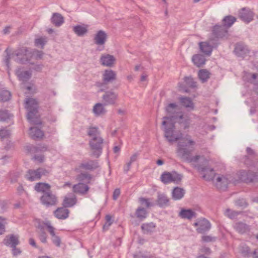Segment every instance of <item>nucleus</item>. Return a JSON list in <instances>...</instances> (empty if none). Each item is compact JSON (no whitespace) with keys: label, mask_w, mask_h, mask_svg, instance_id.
<instances>
[{"label":"nucleus","mask_w":258,"mask_h":258,"mask_svg":"<svg viewBox=\"0 0 258 258\" xmlns=\"http://www.w3.org/2000/svg\"><path fill=\"white\" fill-rule=\"evenodd\" d=\"M185 194V190L181 187H176L172 191V197L174 200H179L182 199Z\"/></svg>","instance_id":"obj_27"},{"label":"nucleus","mask_w":258,"mask_h":258,"mask_svg":"<svg viewBox=\"0 0 258 258\" xmlns=\"http://www.w3.org/2000/svg\"><path fill=\"white\" fill-rule=\"evenodd\" d=\"M147 214V212L146 209L141 207L138 208L136 212V216L140 219L146 218Z\"/></svg>","instance_id":"obj_43"},{"label":"nucleus","mask_w":258,"mask_h":258,"mask_svg":"<svg viewBox=\"0 0 258 258\" xmlns=\"http://www.w3.org/2000/svg\"><path fill=\"white\" fill-rule=\"evenodd\" d=\"M180 102L181 105L188 110H193L195 108V105L191 99L187 97H181L179 98Z\"/></svg>","instance_id":"obj_24"},{"label":"nucleus","mask_w":258,"mask_h":258,"mask_svg":"<svg viewBox=\"0 0 258 258\" xmlns=\"http://www.w3.org/2000/svg\"><path fill=\"white\" fill-rule=\"evenodd\" d=\"M5 52L6 53L7 55L5 57L4 61H5L7 66L9 68V61H10V59L11 51L9 49V48H7L5 50Z\"/></svg>","instance_id":"obj_55"},{"label":"nucleus","mask_w":258,"mask_h":258,"mask_svg":"<svg viewBox=\"0 0 258 258\" xmlns=\"http://www.w3.org/2000/svg\"><path fill=\"white\" fill-rule=\"evenodd\" d=\"M184 81L186 84L189 87L195 88L196 87V82L194 81V79L190 77H185Z\"/></svg>","instance_id":"obj_49"},{"label":"nucleus","mask_w":258,"mask_h":258,"mask_svg":"<svg viewBox=\"0 0 258 258\" xmlns=\"http://www.w3.org/2000/svg\"><path fill=\"white\" fill-rule=\"evenodd\" d=\"M11 132L6 128L0 129V138L2 139H6L10 137Z\"/></svg>","instance_id":"obj_47"},{"label":"nucleus","mask_w":258,"mask_h":258,"mask_svg":"<svg viewBox=\"0 0 258 258\" xmlns=\"http://www.w3.org/2000/svg\"><path fill=\"white\" fill-rule=\"evenodd\" d=\"M255 174H254L253 172H249L247 174V177L246 178H245L244 179V182H250L253 181L255 179Z\"/></svg>","instance_id":"obj_54"},{"label":"nucleus","mask_w":258,"mask_h":258,"mask_svg":"<svg viewBox=\"0 0 258 258\" xmlns=\"http://www.w3.org/2000/svg\"><path fill=\"white\" fill-rule=\"evenodd\" d=\"M196 213L190 209H182L179 214L181 218L187 219L196 217Z\"/></svg>","instance_id":"obj_28"},{"label":"nucleus","mask_w":258,"mask_h":258,"mask_svg":"<svg viewBox=\"0 0 258 258\" xmlns=\"http://www.w3.org/2000/svg\"><path fill=\"white\" fill-rule=\"evenodd\" d=\"M29 135L33 139H41L44 136L43 131L37 127H31Z\"/></svg>","instance_id":"obj_26"},{"label":"nucleus","mask_w":258,"mask_h":258,"mask_svg":"<svg viewBox=\"0 0 258 258\" xmlns=\"http://www.w3.org/2000/svg\"><path fill=\"white\" fill-rule=\"evenodd\" d=\"M253 252L250 251V248L246 246H243V257L252 256Z\"/></svg>","instance_id":"obj_50"},{"label":"nucleus","mask_w":258,"mask_h":258,"mask_svg":"<svg viewBox=\"0 0 258 258\" xmlns=\"http://www.w3.org/2000/svg\"><path fill=\"white\" fill-rule=\"evenodd\" d=\"M224 215L232 220H236L241 215V211H236L230 209H227L224 212Z\"/></svg>","instance_id":"obj_32"},{"label":"nucleus","mask_w":258,"mask_h":258,"mask_svg":"<svg viewBox=\"0 0 258 258\" xmlns=\"http://www.w3.org/2000/svg\"><path fill=\"white\" fill-rule=\"evenodd\" d=\"M115 61V57L108 54H103L100 58L101 63L104 66L111 67L113 66Z\"/></svg>","instance_id":"obj_19"},{"label":"nucleus","mask_w":258,"mask_h":258,"mask_svg":"<svg viewBox=\"0 0 258 258\" xmlns=\"http://www.w3.org/2000/svg\"><path fill=\"white\" fill-rule=\"evenodd\" d=\"M182 175L174 171L172 172H164L161 176V180L165 184L170 182L178 183L182 179Z\"/></svg>","instance_id":"obj_7"},{"label":"nucleus","mask_w":258,"mask_h":258,"mask_svg":"<svg viewBox=\"0 0 258 258\" xmlns=\"http://www.w3.org/2000/svg\"><path fill=\"white\" fill-rule=\"evenodd\" d=\"M40 200L41 203L47 206L54 205L57 202L56 197L50 191L44 193Z\"/></svg>","instance_id":"obj_13"},{"label":"nucleus","mask_w":258,"mask_h":258,"mask_svg":"<svg viewBox=\"0 0 258 258\" xmlns=\"http://www.w3.org/2000/svg\"><path fill=\"white\" fill-rule=\"evenodd\" d=\"M38 228L40 229L39 231H38V238L40 240L42 243H46L47 242V234L46 232L44 230V228L43 226H39Z\"/></svg>","instance_id":"obj_41"},{"label":"nucleus","mask_w":258,"mask_h":258,"mask_svg":"<svg viewBox=\"0 0 258 258\" xmlns=\"http://www.w3.org/2000/svg\"><path fill=\"white\" fill-rule=\"evenodd\" d=\"M9 114L7 110L0 111V121H5L9 118Z\"/></svg>","instance_id":"obj_51"},{"label":"nucleus","mask_w":258,"mask_h":258,"mask_svg":"<svg viewBox=\"0 0 258 258\" xmlns=\"http://www.w3.org/2000/svg\"><path fill=\"white\" fill-rule=\"evenodd\" d=\"M74 32L79 36L84 35L88 31L87 27L82 25H77L73 27Z\"/></svg>","instance_id":"obj_39"},{"label":"nucleus","mask_w":258,"mask_h":258,"mask_svg":"<svg viewBox=\"0 0 258 258\" xmlns=\"http://www.w3.org/2000/svg\"><path fill=\"white\" fill-rule=\"evenodd\" d=\"M70 211L66 208L61 207L57 208L54 214L55 217L59 219H66L69 217Z\"/></svg>","instance_id":"obj_23"},{"label":"nucleus","mask_w":258,"mask_h":258,"mask_svg":"<svg viewBox=\"0 0 258 258\" xmlns=\"http://www.w3.org/2000/svg\"><path fill=\"white\" fill-rule=\"evenodd\" d=\"M214 39L211 38L209 42H201L199 43V47L201 51L207 55H210L214 47L218 46V43H214Z\"/></svg>","instance_id":"obj_8"},{"label":"nucleus","mask_w":258,"mask_h":258,"mask_svg":"<svg viewBox=\"0 0 258 258\" xmlns=\"http://www.w3.org/2000/svg\"><path fill=\"white\" fill-rule=\"evenodd\" d=\"M33 159L39 163H42L44 161V156L43 155H35L34 156Z\"/></svg>","instance_id":"obj_64"},{"label":"nucleus","mask_w":258,"mask_h":258,"mask_svg":"<svg viewBox=\"0 0 258 258\" xmlns=\"http://www.w3.org/2000/svg\"><path fill=\"white\" fill-rule=\"evenodd\" d=\"M118 94L113 91H107L102 96L104 105H114L117 100Z\"/></svg>","instance_id":"obj_10"},{"label":"nucleus","mask_w":258,"mask_h":258,"mask_svg":"<svg viewBox=\"0 0 258 258\" xmlns=\"http://www.w3.org/2000/svg\"><path fill=\"white\" fill-rule=\"evenodd\" d=\"M34 188L37 191L44 194L50 191V186L48 183L39 182L36 184Z\"/></svg>","instance_id":"obj_36"},{"label":"nucleus","mask_w":258,"mask_h":258,"mask_svg":"<svg viewBox=\"0 0 258 258\" xmlns=\"http://www.w3.org/2000/svg\"><path fill=\"white\" fill-rule=\"evenodd\" d=\"M139 201L141 204L145 205L146 207L149 208L150 207V203L149 202L148 200L144 198H140Z\"/></svg>","instance_id":"obj_58"},{"label":"nucleus","mask_w":258,"mask_h":258,"mask_svg":"<svg viewBox=\"0 0 258 258\" xmlns=\"http://www.w3.org/2000/svg\"><path fill=\"white\" fill-rule=\"evenodd\" d=\"M157 203L160 207L164 208L169 205V199L165 194L158 193Z\"/></svg>","instance_id":"obj_21"},{"label":"nucleus","mask_w":258,"mask_h":258,"mask_svg":"<svg viewBox=\"0 0 258 258\" xmlns=\"http://www.w3.org/2000/svg\"><path fill=\"white\" fill-rule=\"evenodd\" d=\"M77 201L76 196L71 193L64 197L62 205L64 208L72 207L76 205Z\"/></svg>","instance_id":"obj_16"},{"label":"nucleus","mask_w":258,"mask_h":258,"mask_svg":"<svg viewBox=\"0 0 258 258\" xmlns=\"http://www.w3.org/2000/svg\"><path fill=\"white\" fill-rule=\"evenodd\" d=\"M234 52L238 56H240L242 54V46L240 44H236Z\"/></svg>","instance_id":"obj_56"},{"label":"nucleus","mask_w":258,"mask_h":258,"mask_svg":"<svg viewBox=\"0 0 258 258\" xmlns=\"http://www.w3.org/2000/svg\"><path fill=\"white\" fill-rule=\"evenodd\" d=\"M45 225L47 227L48 231L51 236V240L53 244L56 246L59 247L61 243L60 238L55 234V228L51 225L50 222L47 221L45 223Z\"/></svg>","instance_id":"obj_14"},{"label":"nucleus","mask_w":258,"mask_h":258,"mask_svg":"<svg viewBox=\"0 0 258 258\" xmlns=\"http://www.w3.org/2000/svg\"><path fill=\"white\" fill-rule=\"evenodd\" d=\"M103 139L102 138H91L89 145L92 151V155L98 158L102 153Z\"/></svg>","instance_id":"obj_6"},{"label":"nucleus","mask_w":258,"mask_h":258,"mask_svg":"<svg viewBox=\"0 0 258 258\" xmlns=\"http://www.w3.org/2000/svg\"><path fill=\"white\" fill-rule=\"evenodd\" d=\"M155 224L152 222L150 223L143 224L141 228L144 233L152 232L155 228Z\"/></svg>","instance_id":"obj_42"},{"label":"nucleus","mask_w":258,"mask_h":258,"mask_svg":"<svg viewBox=\"0 0 258 258\" xmlns=\"http://www.w3.org/2000/svg\"><path fill=\"white\" fill-rule=\"evenodd\" d=\"M91 179V176L90 174L87 173H82L77 176V180L79 182H84L86 184L90 183Z\"/></svg>","instance_id":"obj_38"},{"label":"nucleus","mask_w":258,"mask_h":258,"mask_svg":"<svg viewBox=\"0 0 258 258\" xmlns=\"http://www.w3.org/2000/svg\"><path fill=\"white\" fill-rule=\"evenodd\" d=\"M202 238L203 241L207 242L214 241L216 239L215 237H213L210 235L203 236Z\"/></svg>","instance_id":"obj_57"},{"label":"nucleus","mask_w":258,"mask_h":258,"mask_svg":"<svg viewBox=\"0 0 258 258\" xmlns=\"http://www.w3.org/2000/svg\"><path fill=\"white\" fill-rule=\"evenodd\" d=\"M3 243L5 245L11 247H15L20 243L19 236L14 234L7 235L4 239Z\"/></svg>","instance_id":"obj_15"},{"label":"nucleus","mask_w":258,"mask_h":258,"mask_svg":"<svg viewBox=\"0 0 258 258\" xmlns=\"http://www.w3.org/2000/svg\"><path fill=\"white\" fill-rule=\"evenodd\" d=\"M120 194V191L119 188H116L113 193V199L116 200Z\"/></svg>","instance_id":"obj_60"},{"label":"nucleus","mask_w":258,"mask_h":258,"mask_svg":"<svg viewBox=\"0 0 258 258\" xmlns=\"http://www.w3.org/2000/svg\"><path fill=\"white\" fill-rule=\"evenodd\" d=\"M106 222L103 226V229L105 230H107L109 227L112 224L111 222V217L110 215H107L105 217Z\"/></svg>","instance_id":"obj_53"},{"label":"nucleus","mask_w":258,"mask_h":258,"mask_svg":"<svg viewBox=\"0 0 258 258\" xmlns=\"http://www.w3.org/2000/svg\"><path fill=\"white\" fill-rule=\"evenodd\" d=\"M236 21V19L235 17L231 15H228L225 16L223 19L222 25L228 30V29L232 26Z\"/></svg>","instance_id":"obj_31"},{"label":"nucleus","mask_w":258,"mask_h":258,"mask_svg":"<svg viewBox=\"0 0 258 258\" xmlns=\"http://www.w3.org/2000/svg\"><path fill=\"white\" fill-rule=\"evenodd\" d=\"M15 54L18 57L16 60L21 63H25L31 57L30 52L26 47H22L18 49L15 51Z\"/></svg>","instance_id":"obj_11"},{"label":"nucleus","mask_w":258,"mask_h":258,"mask_svg":"<svg viewBox=\"0 0 258 258\" xmlns=\"http://www.w3.org/2000/svg\"><path fill=\"white\" fill-rule=\"evenodd\" d=\"M47 147L45 145H39L36 147H33L32 151L35 152H44L47 150Z\"/></svg>","instance_id":"obj_52"},{"label":"nucleus","mask_w":258,"mask_h":258,"mask_svg":"<svg viewBox=\"0 0 258 258\" xmlns=\"http://www.w3.org/2000/svg\"><path fill=\"white\" fill-rule=\"evenodd\" d=\"M212 34L215 38H227L228 36V30L222 25H216L213 28Z\"/></svg>","instance_id":"obj_9"},{"label":"nucleus","mask_w":258,"mask_h":258,"mask_svg":"<svg viewBox=\"0 0 258 258\" xmlns=\"http://www.w3.org/2000/svg\"><path fill=\"white\" fill-rule=\"evenodd\" d=\"M116 74L111 70H106L102 76V80L105 84H107L116 80Z\"/></svg>","instance_id":"obj_18"},{"label":"nucleus","mask_w":258,"mask_h":258,"mask_svg":"<svg viewBox=\"0 0 258 258\" xmlns=\"http://www.w3.org/2000/svg\"><path fill=\"white\" fill-rule=\"evenodd\" d=\"M16 74L20 81L23 82L27 81L31 77V73L28 71H22L21 69H18L16 72Z\"/></svg>","instance_id":"obj_33"},{"label":"nucleus","mask_w":258,"mask_h":258,"mask_svg":"<svg viewBox=\"0 0 258 258\" xmlns=\"http://www.w3.org/2000/svg\"><path fill=\"white\" fill-rule=\"evenodd\" d=\"M11 94L8 90H2L0 92V101H7L10 100Z\"/></svg>","instance_id":"obj_44"},{"label":"nucleus","mask_w":258,"mask_h":258,"mask_svg":"<svg viewBox=\"0 0 258 258\" xmlns=\"http://www.w3.org/2000/svg\"><path fill=\"white\" fill-rule=\"evenodd\" d=\"M206 60L205 57L200 54L194 55L192 57V62L198 67H201L204 65Z\"/></svg>","instance_id":"obj_29"},{"label":"nucleus","mask_w":258,"mask_h":258,"mask_svg":"<svg viewBox=\"0 0 258 258\" xmlns=\"http://www.w3.org/2000/svg\"><path fill=\"white\" fill-rule=\"evenodd\" d=\"M234 227L235 229L239 233L242 232V224L241 223H236Z\"/></svg>","instance_id":"obj_62"},{"label":"nucleus","mask_w":258,"mask_h":258,"mask_svg":"<svg viewBox=\"0 0 258 258\" xmlns=\"http://www.w3.org/2000/svg\"><path fill=\"white\" fill-rule=\"evenodd\" d=\"M253 55V52H251L247 46H243V59H249Z\"/></svg>","instance_id":"obj_46"},{"label":"nucleus","mask_w":258,"mask_h":258,"mask_svg":"<svg viewBox=\"0 0 258 258\" xmlns=\"http://www.w3.org/2000/svg\"><path fill=\"white\" fill-rule=\"evenodd\" d=\"M87 135L91 138H101L100 132L97 127H90L88 128Z\"/></svg>","instance_id":"obj_37"},{"label":"nucleus","mask_w":258,"mask_h":258,"mask_svg":"<svg viewBox=\"0 0 258 258\" xmlns=\"http://www.w3.org/2000/svg\"><path fill=\"white\" fill-rule=\"evenodd\" d=\"M177 105L176 103H170L166 106L165 110L167 114L170 115V116H164L163 121L162 124L163 126L164 132V137L166 140L170 143L177 141L180 139V137L176 136L174 134L175 125L172 121L173 118H178V116L174 115L176 111ZM179 119L183 118V115L181 114L178 116Z\"/></svg>","instance_id":"obj_1"},{"label":"nucleus","mask_w":258,"mask_h":258,"mask_svg":"<svg viewBox=\"0 0 258 258\" xmlns=\"http://www.w3.org/2000/svg\"><path fill=\"white\" fill-rule=\"evenodd\" d=\"M139 153H136L134 154L130 158L129 163H131L132 164V163L135 162L138 159V158L139 157Z\"/></svg>","instance_id":"obj_59"},{"label":"nucleus","mask_w":258,"mask_h":258,"mask_svg":"<svg viewBox=\"0 0 258 258\" xmlns=\"http://www.w3.org/2000/svg\"><path fill=\"white\" fill-rule=\"evenodd\" d=\"M98 167V162L94 160L84 161L80 165V168L89 170L95 169Z\"/></svg>","instance_id":"obj_22"},{"label":"nucleus","mask_w":258,"mask_h":258,"mask_svg":"<svg viewBox=\"0 0 258 258\" xmlns=\"http://www.w3.org/2000/svg\"><path fill=\"white\" fill-rule=\"evenodd\" d=\"M51 22L56 27H59L64 23V18L60 14L55 13L52 14Z\"/></svg>","instance_id":"obj_25"},{"label":"nucleus","mask_w":258,"mask_h":258,"mask_svg":"<svg viewBox=\"0 0 258 258\" xmlns=\"http://www.w3.org/2000/svg\"><path fill=\"white\" fill-rule=\"evenodd\" d=\"M205 161L206 164L207 160H205ZM196 167L200 172L203 174L204 178L207 180H213L215 186L219 190H225L231 181L230 175H215L213 169L207 165H198Z\"/></svg>","instance_id":"obj_2"},{"label":"nucleus","mask_w":258,"mask_h":258,"mask_svg":"<svg viewBox=\"0 0 258 258\" xmlns=\"http://www.w3.org/2000/svg\"><path fill=\"white\" fill-rule=\"evenodd\" d=\"M49 172L45 168H38L37 169H29L26 174L25 178L30 181L39 180L43 176H47Z\"/></svg>","instance_id":"obj_5"},{"label":"nucleus","mask_w":258,"mask_h":258,"mask_svg":"<svg viewBox=\"0 0 258 258\" xmlns=\"http://www.w3.org/2000/svg\"><path fill=\"white\" fill-rule=\"evenodd\" d=\"M107 39V35L106 33L102 31L99 30L95 35L94 38V43L98 45L103 46Z\"/></svg>","instance_id":"obj_17"},{"label":"nucleus","mask_w":258,"mask_h":258,"mask_svg":"<svg viewBox=\"0 0 258 258\" xmlns=\"http://www.w3.org/2000/svg\"><path fill=\"white\" fill-rule=\"evenodd\" d=\"M253 13L248 8H243V21L246 24L253 20Z\"/></svg>","instance_id":"obj_34"},{"label":"nucleus","mask_w":258,"mask_h":258,"mask_svg":"<svg viewBox=\"0 0 258 258\" xmlns=\"http://www.w3.org/2000/svg\"><path fill=\"white\" fill-rule=\"evenodd\" d=\"M26 108L28 110L27 119L29 121L33 124H40L41 121L37 118L38 102L33 98H29L26 100Z\"/></svg>","instance_id":"obj_4"},{"label":"nucleus","mask_w":258,"mask_h":258,"mask_svg":"<svg viewBox=\"0 0 258 258\" xmlns=\"http://www.w3.org/2000/svg\"><path fill=\"white\" fill-rule=\"evenodd\" d=\"M7 219L4 217L0 216V235H2L5 232V225L7 224Z\"/></svg>","instance_id":"obj_48"},{"label":"nucleus","mask_w":258,"mask_h":258,"mask_svg":"<svg viewBox=\"0 0 258 258\" xmlns=\"http://www.w3.org/2000/svg\"><path fill=\"white\" fill-rule=\"evenodd\" d=\"M210 76V72L206 69H202L199 71L198 77L203 83L207 82Z\"/></svg>","instance_id":"obj_35"},{"label":"nucleus","mask_w":258,"mask_h":258,"mask_svg":"<svg viewBox=\"0 0 258 258\" xmlns=\"http://www.w3.org/2000/svg\"><path fill=\"white\" fill-rule=\"evenodd\" d=\"M12 248L13 255L17 256L21 253V250L19 248H17L16 246H15V247H12Z\"/></svg>","instance_id":"obj_61"},{"label":"nucleus","mask_w":258,"mask_h":258,"mask_svg":"<svg viewBox=\"0 0 258 258\" xmlns=\"http://www.w3.org/2000/svg\"><path fill=\"white\" fill-rule=\"evenodd\" d=\"M195 227H198L197 231L198 233H203L211 228V224L206 219L199 220L197 222L194 223Z\"/></svg>","instance_id":"obj_12"},{"label":"nucleus","mask_w":258,"mask_h":258,"mask_svg":"<svg viewBox=\"0 0 258 258\" xmlns=\"http://www.w3.org/2000/svg\"><path fill=\"white\" fill-rule=\"evenodd\" d=\"M89 189V186L84 183L79 182L74 185L73 187V192L81 195L86 194Z\"/></svg>","instance_id":"obj_20"},{"label":"nucleus","mask_w":258,"mask_h":258,"mask_svg":"<svg viewBox=\"0 0 258 258\" xmlns=\"http://www.w3.org/2000/svg\"><path fill=\"white\" fill-rule=\"evenodd\" d=\"M104 104L97 103L95 104L93 108V112L96 116H99L105 114L106 110L104 107Z\"/></svg>","instance_id":"obj_30"},{"label":"nucleus","mask_w":258,"mask_h":258,"mask_svg":"<svg viewBox=\"0 0 258 258\" xmlns=\"http://www.w3.org/2000/svg\"><path fill=\"white\" fill-rule=\"evenodd\" d=\"M193 151V148H187V144L184 141H180L178 142L177 153L178 156L183 160L189 163H196L200 159L204 158L200 155L192 156L191 152Z\"/></svg>","instance_id":"obj_3"},{"label":"nucleus","mask_w":258,"mask_h":258,"mask_svg":"<svg viewBox=\"0 0 258 258\" xmlns=\"http://www.w3.org/2000/svg\"><path fill=\"white\" fill-rule=\"evenodd\" d=\"M255 78L256 75L254 74L251 75V74L246 72L243 73V81L245 82V83H254Z\"/></svg>","instance_id":"obj_40"},{"label":"nucleus","mask_w":258,"mask_h":258,"mask_svg":"<svg viewBox=\"0 0 258 258\" xmlns=\"http://www.w3.org/2000/svg\"><path fill=\"white\" fill-rule=\"evenodd\" d=\"M200 251L202 253H204L205 254H210L211 253V249L210 248L206 246H203L201 249Z\"/></svg>","instance_id":"obj_63"},{"label":"nucleus","mask_w":258,"mask_h":258,"mask_svg":"<svg viewBox=\"0 0 258 258\" xmlns=\"http://www.w3.org/2000/svg\"><path fill=\"white\" fill-rule=\"evenodd\" d=\"M47 42V38L46 37H41L35 40V44L36 46H41V48H43L45 44Z\"/></svg>","instance_id":"obj_45"}]
</instances>
